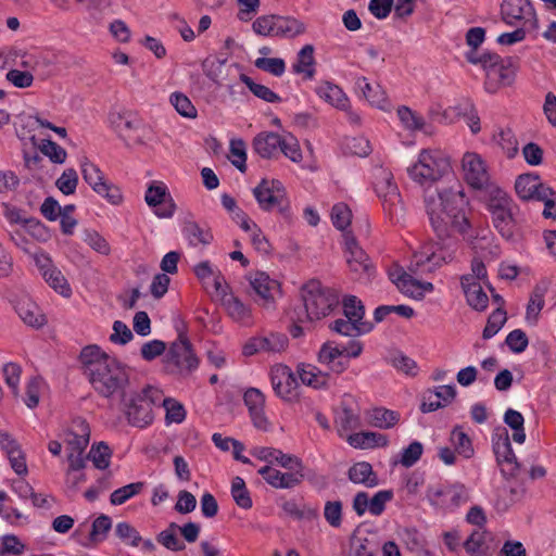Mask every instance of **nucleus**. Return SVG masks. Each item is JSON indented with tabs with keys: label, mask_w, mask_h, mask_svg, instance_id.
<instances>
[{
	"label": "nucleus",
	"mask_w": 556,
	"mask_h": 556,
	"mask_svg": "<svg viewBox=\"0 0 556 556\" xmlns=\"http://www.w3.org/2000/svg\"><path fill=\"white\" fill-rule=\"evenodd\" d=\"M425 206L439 241H427L414 252L408 269L414 275L434 273L455 260L458 243L455 235H465L470 227L467 217L469 201L457 186L427 189Z\"/></svg>",
	"instance_id": "obj_1"
},
{
	"label": "nucleus",
	"mask_w": 556,
	"mask_h": 556,
	"mask_svg": "<svg viewBox=\"0 0 556 556\" xmlns=\"http://www.w3.org/2000/svg\"><path fill=\"white\" fill-rule=\"evenodd\" d=\"M80 361L84 375L100 396L105 399L124 397L129 378L121 363L97 345L84 348Z\"/></svg>",
	"instance_id": "obj_2"
},
{
	"label": "nucleus",
	"mask_w": 556,
	"mask_h": 556,
	"mask_svg": "<svg viewBox=\"0 0 556 556\" xmlns=\"http://www.w3.org/2000/svg\"><path fill=\"white\" fill-rule=\"evenodd\" d=\"M301 299L303 302V312L298 314V321L319 320L338 305L339 296L330 288L323 287L318 280H309L301 288Z\"/></svg>",
	"instance_id": "obj_3"
},
{
	"label": "nucleus",
	"mask_w": 556,
	"mask_h": 556,
	"mask_svg": "<svg viewBox=\"0 0 556 556\" xmlns=\"http://www.w3.org/2000/svg\"><path fill=\"white\" fill-rule=\"evenodd\" d=\"M450 170V159L444 152L425 149L419 153L417 161L407 168V174L416 184L430 187Z\"/></svg>",
	"instance_id": "obj_4"
},
{
	"label": "nucleus",
	"mask_w": 556,
	"mask_h": 556,
	"mask_svg": "<svg viewBox=\"0 0 556 556\" xmlns=\"http://www.w3.org/2000/svg\"><path fill=\"white\" fill-rule=\"evenodd\" d=\"M486 207L495 229L503 238L511 239L516 229L515 210L517 208L511 198L501 188L491 187Z\"/></svg>",
	"instance_id": "obj_5"
},
{
	"label": "nucleus",
	"mask_w": 556,
	"mask_h": 556,
	"mask_svg": "<svg viewBox=\"0 0 556 556\" xmlns=\"http://www.w3.org/2000/svg\"><path fill=\"white\" fill-rule=\"evenodd\" d=\"M162 391L147 386L139 393H134L125 402L124 412L129 424L136 427H146L153 420L152 407L161 404Z\"/></svg>",
	"instance_id": "obj_6"
},
{
	"label": "nucleus",
	"mask_w": 556,
	"mask_h": 556,
	"mask_svg": "<svg viewBox=\"0 0 556 556\" xmlns=\"http://www.w3.org/2000/svg\"><path fill=\"white\" fill-rule=\"evenodd\" d=\"M344 318H339L330 324V329L339 334L358 337L372 329V324L364 320L365 307L355 295L343 299Z\"/></svg>",
	"instance_id": "obj_7"
},
{
	"label": "nucleus",
	"mask_w": 556,
	"mask_h": 556,
	"mask_svg": "<svg viewBox=\"0 0 556 556\" xmlns=\"http://www.w3.org/2000/svg\"><path fill=\"white\" fill-rule=\"evenodd\" d=\"M253 194L263 211H277L285 217L289 216L290 202L287 191L280 181L263 179L253 189Z\"/></svg>",
	"instance_id": "obj_8"
},
{
	"label": "nucleus",
	"mask_w": 556,
	"mask_h": 556,
	"mask_svg": "<svg viewBox=\"0 0 556 556\" xmlns=\"http://www.w3.org/2000/svg\"><path fill=\"white\" fill-rule=\"evenodd\" d=\"M199 361L185 333L180 332L178 339L172 343L166 355V369L169 374L181 377L188 376L198 368Z\"/></svg>",
	"instance_id": "obj_9"
},
{
	"label": "nucleus",
	"mask_w": 556,
	"mask_h": 556,
	"mask_svg": "<svg viewBox=\"0 0 556 556\" xmlns=\"http://www.w3.org/2000/svg\"><path fill=\"white\" fill-rule=\"evenodd\" d=\"M80 169L84 180L96 193L106 199L112 205H119L123 202L121 189L108 182L104 174L96 164L88 159H84L80 163Z\"/></svg>",
	"instance_id": "obj_10"
},
{
	"label": "nucleus",
	"mask_w": 556,
	"mask_h": 556,
	"mask_svg": "<svg viewBox=\"0 0 556 556\" xmlns=\"http://www.w3.org/2000/svg\"><path fill=\"white\" fill-rule=\"evenodd\" d=\"M483 70L485 72L484 88L490 93H495L514 83L515 70L497 54L483 61Z\"/></svg>",
	"instance_id": "obj_11"
},
{
	"label": "nucleus",
	"mask_w": 556,
	"mask_h": 556,
	"mask_svg": "<svg viewBox=\"0 0 556 556\" xmlns=\"http://www.w3.org/2000/svg\"><path fill=\"white\" fill-rule=\"evenodd\" d=\"M462 168L465 181L473 189H486L490 193L491 185L488 165L482 156L476 152H466L462 159Z\"/></svg>",
	"instance_id": "obj_12"
},
{
	"label": "nucleus",
	"mask_w": 556,
	"mask_h": 556,
	"mask_svg": "<svg viewBox=\"0 0 556 556\" xmlns=\"http://www.w3.org/2000/svg\"><path fill=\"white\" fill-rule=\"evenodd\" d=\"M250 286L255 293L254 301L266 311L276 308V301L281 296L280 283L266 273L257 271L250 276Z\"/></svg>",
	"instance_id": "obj_13"
},
{
	"label": "nucleus",
	"mask_w": 556,
	"mask_h": 556,
	"mask_svg": "<svg viewBox=\"0 0 556 556\" xmlns=\"http://www.w3.org/2000/svg\"><path fill=\"white\" fill-rule=\"evenodd\" d=\"M344 244L346 263L350 270L357 280L368 282L374 274V267L367 254L350 232L344 233Z\"/></svg>",
	"instance_id": "obj_14"
},
{
	"label": "nucleus",
	"mask_w": 556,
	"mask_h": 556,
	"mask_svg": "<svg viewBox=\"0 0 556 556\" xmlns=\"http://www.w3.org/2000/svg\"><path fill=\"white\" fill-rule=\"evenodd\" d=\"M144 201L150 207H156L155 215L160 218H170L176 212V203L165 184L152 181L146 191Z\"/></svg>",
	"instance_id": "obj_15"
},
{
	"label": "nucleus",
	"mask_w": 556,
	"mask_h": 556,
	"mask_svg": "<svg viewBox=\"0 0 556 556\" xmlns=\"http://www.w3.org/2000/svg\"><path fill=\"white\" fill-rule=\"evenodd\" d=\"M377 195L382 200V204L389 214H395L401 208V194L397 186L393 181V176L386 169H380L376 181Z\"/></svg>",
	"instance_id": "obj_16"
},
{
	"label": "nucleus",
	"mask_w": 556,
	"mask_h": 556,
	"mask_svg": "<svg viewBox=\"0 0 556 556\" xmlns=\"http://www.w3.org/2000/svg\"><path fill=\"white\" fill-rule=\"evenodd\" d=\"M270 381L276 394L286 401H291L298 395V380L290 367L278 364L270 370Z\"/></svg>",
	"instance_id": "obj_17"
},
{
	"label": "nucleus",
	"mask_w": 556,
	"mask_h": 556,
	"mask_svg": "<svg viewBox=\"0 0 556 556\" xmlns=\"http://www.w3.org/2000/svg\"><path fill=\"white\" fill-rule=\"evenodd\" d=\"M390 279L403 294L415 300H421L426 292L433 291L431 282L419 281L402 268L390 271Z\"/></svg>",
	"instance_id": "obj_18"
},
{
	"label": "nucleus",
	"mask_w": 556,
	"mask_h": 556,
	"mask_svg": "<svg viewBox=\"0 0 556 556\" xmlns=\"http://www.w3.org/2000/svg\"><path fill=\"white\" fill-rule=\"evenodd\" d=\"M493 450L502 473L506 477L516 476L519 466L516 455L513 452L508 433L505 429L503 430V433L497 434V438L494 440Z\"/></svg>",
	"instance_id": "obj_19"
},
{
	"label": "nucleus",
	"mask_w": 556,
	"mask_h": 556,
	"mask_svg": "<svg viewBox=\"0 0 556 556\" xmlns=\"http://www.w3.org/2000/svg\"><path fill=\"white\" fill-rule=\"evenodd\" d=\"M37 265L39 266L42 277L46 282L58 293L64 298H70L72 289L66 278L60 269L51 264L49 257L42 255L37 258Z\"/></svg>",
	"instance_id": "obj_20"
},
{
	"label": "nucleus",
	"mask_w": 556,
	"mask_h": 556,
	"mask_svg": "<svg viewBox=\"0 0 556 556\" xmlns=\"http://www.w3.org/2000/svg\"><path fill=\"white\" fill-rule=\"evenodd\" d=\"M64 435L68 453H84L90 440L89 425L84 419H75Z\"/></svg>",
	"instance_id": "obj_21"
},
{
	"label": "nucleus",
	"mask_w": 556,
	"mask_h": 556,
	"mask_svg": "<svg viewBox=\"0 0 556 556\" xmlns=\"http://www.w3.org/2000/svg\"><path fill=\"white\" fill-rule=\"evenodd\" d=\"M264 480L276 489H291L299 485L304 477L303 472L291 471L281 472L270 465L264 466L258 470Z\"/></svg>",
	"instance_id": "obj_22"
},
{
	"label": "nucleus",
	"mask_w": 556,
	"mask_h": 556,
	"mask_svg": "<svg viewBox=\"0 0 556 556\" xmlns=\"http://www.w3.org/2000/svg\"><path fill=\"white\" fill-rule=\"evenodd\" d=\"M15 311L24 324L29 327L38 329L47 324L45 314L28 296H22L16 301Z\"/></svg>",
	"instance_id": "obj_23"
},
{
	"label": "nucleus",
	"mask_w": 556,
	"mask_h": 556,
	"mask_svg": "<svg viewBox=\"0 0 556 556\" xmlns=\"http://www.w3.org/2000/svg\"><path fill=\"white\" fill-rule=\"evenodd\" d=\"M244 403L249 408L253 425L261 430H267L269 422L264 415L265 397L263 393L258 389H249L244 393Z\"/></svg>",
	"instance_id": "obj_24"
},
{
	"label": "nucleus",
	"mask_w": 556,
	"mask_h": 556,
	"mask_svg": "<svg viewBox=\"0 0 556 556\" xmlns=\"http://www.w3.org/2000/svg\"><path fill=\"white\" fill-rule=\"evenodd\" d=\"M502 15L506 23L515 24L517 21L531 20L534 11L530 0H504Z\"/></svg>",
	"instance_id": "obj_25"
},
{
	"label": "nucleus",
	"mask_w": 556,
	"mask_h": 556,
	"mask_svg": "<svg viewBox=\"0 0 556 556\" xmlns=\"http://www.w3.org/2000/svg\"><path fill=\"white\" fill-rule=\"evenodd\" d=\"M460 283L469 306L476 311H484L488 307L489 298L480 282L475 281L473 276H463Z\"/></svg>",
	"instance_id": "obj_26"
},
{
	"label": "nucleus",
	"mask_w": 556,
	"mask_h": 556,
	"mask_svg": "<svg viewBox=\"0 0 556 556\" xmlns=\"http://www.w3.org/2000/svg\"><path fill=\"white\" fill-rule=\"evenodd\" d=\"M547 187L538 175L533 174L520 175L515 182L516 192L522 200H539L542 189Z\"/></svg>",
	"instance_id": "obj_27"
},
{
	"label": "nucleus",
	"mask_w": 556,
	"mask_h": 556,
	"mask_svg": "<svg viewBox=\"0 0 556 556\" xmlns=\"http://www.w3.org/2000/svg\"><path fill=\"white\" fill-rule=\"evenodd\" d=\"M220 304L226 309L229 317L236 323L243 326H250L252 324L251 309L232 293L230 295H224Z\"/></svg>",
	"instance_id": "obj_28"
},
{
	"label": "nucleus",
	"mask_w": 556,
	"mask_h": 556,
	"mask_svg": "<svg viewBox=\"0 0 556 556\" xmlns=\"http://www.w3.org/2000/svg\"><path fill=\"white\" fill-rule=\"evenodd\" d=\"M296 374L301 382L314 389H321L327 387L329 375L323 372L319 368L311 364H300L296 368Z\"/></svg>",
	"instance_id": "obj_29"
},
{
	"label": "nucleus",
	"mask_w": 556,
	"mask_h": 556,
	"mask_svg": "<svg viewBox=\"0 0 556 556\" xmlns=\"http://www.w3.org/2000/svg\"><path fill=\"white\" fill-rule=\"evenodd\" d=\"M343 355L344 351H341L334 342L328 341L323 344L318 353V361L327 365L331 371L340 374L346 368V365L339 359Z\"/></svg>",
	"instance_id": "obj_30"
},
{
	"label": "nucleus",
	"mask_w": 556,
	"mask_h": 556,
	"mask_svg": "<svg viewBox=\"0 0 556 556\" xmlns=\"http://www.w3.org/2000/svg\"><path fill=\"white\" fill-rule=\"evenodd\" d=\"M357 88L361 90L365 99L381 110L388 106V98L379 84H370L365 77H361L356 81Z\"/></svg>",
	"instance_id": "obj_31"
},
{
	"label": "nucleus",
	"mask_w": 556,
	"mask_h": 556,
	"mask_svg": "<svg viewBox=\"0 0 556 556\" xmlns=\"http://www.w3.org/2000/svg\"><path fill=\"white\" fill-rule=\"evenodd\" d=\"M182 232L189 244L192 247L208 245L213 241L210 228L202 227L194 220H185Z\"/></svg>",
	"instance_id": "obj_32"
},
{
	"label": "nucleus",
	"mask_w": 556,
	"mask_h": 556,
	"mask_svg": "<svg viewBox=\"0 0 556 556\" xmlns=\"http://www.w3.org/2000/svg\"><path fill=\"white\" fill-rule=\"evenodd\" d=\"M346 441L351 446L363 450L386 446L388 444V438L384 434L371 431L348 434Z\"/></svg>",
	"instance_id": "obj_33"
},
{
	"label": "nucleus",
	"mask_w": 556,
	"mask_h": 556,
	"mask_svg": "<svg viewBox=\"0 0 556 556\" xmlns=\"http://www.w3.org/2000/svg\"><path fill=\"white\" fill-rule=\"evenodd\" d=\"M292 71L295 74H302L305 79H312L315 76L314 47L312 45L304 46L298 52Z\"/></svg>",
	"instance_id": "obj_34"
},
{
	"label": "nucleus",
	"mask_w": 556,
	"mask_h": 556,
	"mask_svg": "<svg viewBox=\"0 0 556 556\" xmlns=\"http://www.w3.org/2000/svg\"><path fill=\"white\" fill-rule=\"evenodd\" d=\"M489 536L486 531L475 530L464 543L466 552L471 556H492L493 551L488 542Z\"/></svg>",
	"instance_id": "obj_35"
},
{
	"label": "nucleus",
	"mask_w": 556,
	"mask_h": 556,
	"mask_svg": "<svg viewBox=\"0 0 556 556\" xmlns=\"http://www.w3.org/2000/svg\"><path fill=\"white\" fill-rule=\"evenodd\" d=\"M281 144V136L275 132H262L254 138L253 147L262 157L274 156Z\"/></svg>",
	"instance_id": "obj_36"
},
{
	"label": "nucleus",
	"mask_w": 556,
	"mask_h": 556,
	"mask_svg": "<svg viewBox=\"0 0 556 556\" xmlns=\"http://www.w3.org/2000/svg\"><path fill=\"white\" fill-rule=\"evenodd\" d=\"M548 286L546 282L536 285L533 292L530 295L529 303L527 305L526 320L534 325L538 319L540 312L544 307V296L547 292Z\"/></svg>",
	"instance_id": "obj_37"
},
{
	"label": "nucleus",
	"mask_w": 556,
	"mask_h": 556,
	"mask_svg": "<svg viewBox=\"0 0 556 556\" xmlns=\"http://www.w3.org/2000/svg\"><path fill=\"white\" fill-rule=\"evenodd\" d=\"M317 94L329 104L340 110L349 108V99L337 85L325 83L317 88Z\"/></svg>",
	"instance_id": "obj_38"
},
{
	"label": "nucleus",
	"mask_w": 556,
	"mask_h": 556,
	"mask_svg": "<svg viewBox=\"0 0 556 556\" xmlns=\"http://www.w3.org/2000/svg\"><path fill=\"white\" fill-rule=\"evenodd\" d=\"M368 419L369 424L372 427L380 429H390L399 422L400 415L399 413L391 409H387L383 407H375L371 410H369Z\"/></svg>",
	"instance_id": "obj_39"
},
{
	"label": "nucleus",
	"mask_w": 556,
	"mask_h": 556,
	"mask_svg": "<svg viewBox=\"0 0 556 556\" xmlns=\"http://www.w3.org/2000/svg\"><path fill=\"white\" fill-rule=\"evenodd\" d=\"M349 478L354 483H363L367 486H376L378 479L369 463L361 462L353 465L349 470Z\"/></svg>",
	"instance_id": "obj_40"
},
{
	"label": "nucleus",
	"mask_w": 556,
	"mask_h": 556,
	"mask_svg": "<svg viewBox=\"0 0 556 556\" xmlns=\"http://www.w3.org/2000/svg\"><path fill=\"white\" fill-rule=\"evenodd\" d=\"M112 528V520L106 515H100L96 518L91 526V531L88 535L87 542L83 543L85 546H94L104 541L109 531Z\"/></svg>",
	"instance_id": "obj_41"
},
{
	"label": "nucleus",
	"mask_w": 556,
	"mask_h": 556,
	"mask_svg": "<svg viewBox=\"0 0 556 556\" xmlns=\"http://www.w3.org/2000/svg\"><path fill=\"white\" fill-rule=\"evenodd\" d=\"M396 114L405 129L409 131H426L427 124L425 118L408 106H399Z\"/></svg>",
	"instance_id": "obj_42"
},
{
	"label": "nucleus",
	"mask_w": 556,
	"mask_h": 556,
	"mask_svg": "<svg viewBox=\"0 0 556 556\" xmlns=\"http://www.w3.org/2000/svg\"><path fill=\"white\" fill-rule=\"evenodd\" d=\"M239 80L244 84L256 98L265 102L276 103L281 101V98L267 86L255 83L251 77L243 73L239 74Z\"/></svg>",
	"instance_id": "obj_43"
},
{
	"label": "nucleus",
	"mask_w": 556,
	"mask_h": 556,
	"mask_svg": "<svg viewBox=\"0 0 556 556\" xmlns=\"http://www.w3.org/2000/svg\"><path fill=\"white\" fill-rule=\"evenodd\" d=\"M3 214L10 223L24 224L28 228L33 229L34 232H38L40 235L45 231V227L42 224H40L39 220L35 218L23 217L21 210L5 203L3 204Z\"/></svg>",
	"instance_id": "obj_44"
},
{
	"label": "nucleus",
	"mask_w": 556,
	"mask_h": 556,
	"mask_svg": "<svg viewBox=\"0 0 556 556\" xmlns=\"http://www.w3.org/2000/svg\"><path fill=\"white\" fill-rule=\"evenodd\" d=\"M504 421L514 430L513 440L519 444L523 443L526 440V433L523 429L525 419L521 413L513 408H508L505 412Z\"/></svg>",
	"instance_id": "obj_45"
},
{
	"label": "nucleus",
	"mask_w": 556,
	"mask_h": 556,
	"mask_svg": "<svg viewBox=\"0 0 556 556\" xmlns=\"http://www.w3.org/2000/svg\"><path fill=\"white\" fill-rule=\"evenodd\" d=\"M276 30L278 33V37L293 38L304 33L305 27L303 23L295 18L277 16Z\"/></svg>",
	"instance_id": "obj_46"
},
{
	"label": "nucleus",
	"mask_w": 556,
	"mask_h": 556,
	"mask_svg": "<svg viewBox=\"0 0 556 556\" xmlns=\"http://www.w3.org/2000/svg\"><path fill=\"white\" fill-rule=\"evenodd\" d=\"M112 451L104 442L93 444L88 453V458L98 469H106L110 466Z\"/></svg>",
	"instance_id": "obj_47"
},
{
	"label": "nucleus",
	"mask_w": 556,
	"mask_h": 556,
	"mask_svg": "<svg viewBox=\"0 0 556 556\" xmlns=\"http://www.w3.org/2000/svg\"><path fill=\"white\" fill-rule=\"evenodd\" d=\"M338 433L344 438L350 431L361 427L359 417L351 408L344 407L337 420Z\"/></svg>",
	"instance_id": "obj_48"
},
{
	"label": "nucleus",
	"mask_w": 556,
	"mask_h": 556,
	"mask_svg": "<svg viewBox=\"0 0 556 556\" xmlns=\"http://www.w3.org/2000/svg\"><path fill=\"white\" fill-rule=\"evenodd\" d=\"M170 104L177 113L187 118H195L198 115L195 106L190 99L182 92H174L169 97Z\"/></svg>",
	"instance_id": "obj_49"
},
{
	"label": "nucleus",
	"mask_w": 556,
	"mask_h": 556,
	"mask_svg": "<svg viewBox=\"0 0 556 556\" xmlns=\"http://www.w3.org/2000/svg\"><path fill=\"white\" fill-rule=\"evenodd\" d=\"M231 495L239 507L243 509L252 507V500L242 478H233L231 483Z\"/></svg>",
	"instance_id": "obj_50"
},
{
	"label": "nucleus",
	"mask_w": 556,
	"mask_h": 556,
	"mask_svg": "<svg viewBox=\"0 0 556 556\" xmlns=\"http://www.w3.org/2000/svg\"><path fill=\"white\" fill-rule=\"evenodd\" d=\"M143 482H134L127 485H124L114 492H112L110 496V502L112 505H122L126 503L129 498L139 494L143 490Z\"/></svg>",
	"instance_id": "obj_51"
},
{
	"label": "nucleus",
	"mask_w": 556,
	"mask_h": 556,
	"mask_svg": "<svg viewBox=\"0 0 556 556\" xmlns=\"http://www.w3.org/2000/svg\"><path fill=\"white\" fill-rule=\"evenodd\" d=\"M254 66L276 77L282 76L286 72V62L280 58H257L254 61Z\"/></svg>",
	"instance_id": "obj_52"
},
{
	"label": "nucleus",
	"mask_w": 556,
	"mask_h": 556,
	"mask_svg": "<svg viewBox=\"0 0 556 556\" xmlns=\"http://www.w3.org/2000/svg\"><path fill=\"white\" fill-rule=\"evenodd\" d=\"M451 443L455 451L465 458H470L473 455L471 441L469 437L460 429H454L452 431Z\"/></svg>",
	"instance_id": "obj_53"
},
{
	"label": "nucleus",
	"mask_w": 556,
	"mask_h": 556,
	"mask_svg": "<svg viewBox=\"0 0 556 556\" xmlns=\"http://www.w3.org/2000/svg\"><path fill=\"white\" fill-rule=\"evenodd\" d=\"M506 319V312L502 307H497L495 311H493V313L489 316L486 325L483 329V338L490 339L495 336L503 327Z\"/></svg>",
	"instance_id": "obj_54"
},
{
	"label": "nucleus",
	"mask_w": 556,
	"mask_h": 556,
	"mask_svg": "<svg viewBox=\"0 0 556 556\" xmlns=\"http://www.w3.org/2000/svg\"><path fill=\"white\" fill-rule=\"evenodd\" d=\"M331 219L339 230L344 231L351 224L352 212L345 203H337L331 210Z\"/></svg>",
	"instance_id": "obj_55"
},
{
	"label": "nucleus",
	"mask_w": 556,
	"mask_h": 556,
	"mask_svg": "<svg viewBox=\"0 0 556 556\" xmlns=\"http://www.w3.org/2000/svg\"><path fill=\"white\" fill-rule=\"evenodd\" d=\"M253 30L266 37H278L276 30L277 27V15H267L256 18L252 25Z\"/></svg>",
	"instance_id": "obj_56"
},
{
	"label": "nucleus",
	"mask_w": 556,
	"mask_h": 556,
	"mask_svg": "<svg viewBox=\"0 0 556 556\" xmlns=\"http://www.w3.org/2000/svg\"><path fill=\"white\" fill-rule=\"evenodd\" d=\"M78 185V175L74 168L65 169L56 179L55 186L65 195L73 194Z\"/></svg>",
	"instance_id": "obj_57"
},
{
	"label": "nucleus",
	"mask_w": 556,
	"mask_h": 556,
	"mask_svg": "<svg viewBox=\"0 0 556 556\" xmlns=\"http://www.w3.org/2000/svg\"><path fill=\"white\" fill-rule=\"evenodd\" d=\"M279 150L294 163L302 161V152L299 141L291 134L281 137V144Z\"/></svg>",
	"instance_id": "obj_58"
},
{
	"label": "nucleus",
	"mask_w": 556,
	"mask_h": 556,
	"mask_svg": "<svg viewBox=\"0 0 556 556\" xmlns=\"http://www.w3.org/2000/svg\"><path fill=\"white\" fill-rule=\"evenodd\" d=\"M84 241L96 252L102 255H109L111 253V247L106 239L100 233L93 230L85 231Z\"/></svg>",
	"instance_id": "obj_59"
},
{
	"label": "nucleus",
	"mask_w": 556,
	"mask_h": 556,
	"mask_svg": "<svg viewBox=\"0 0 556 556\" xmlns=\"http://www.w3.org/2000/svg\"><path fill=\"white\" fill-rule=\"evenodd\" d=\"M162 405L166 410V419L169 422H181L186 417V410L184 406L173 399H164L162 396Z\"/></svg>",
	"instance_id": "obj_60"
},
{
	"label": "nucleus",
	"mask_w": 556,
	"mask_h": 556,
	"mask_svg": "<svg viewBox=\"0 0 556 556\" xmlns=\"http://www.w3.org/2000/svg\"><path fill=\"white\" fill-rule=\"evenodd\" d=\"M116 535L131 546H138L142 541L139 532L127 522H119L115 527Z\"/></svg>",
	"instance_id": "obj_61"
},
{
	"label": "nucleus",
	"mask_w": 556,
	"mask_h": 556,
	"mask_svg": "<svg viewBox=\"0 0 556 556\" xmlns=\"http://www.w3.org/2000/svg\"><path fill=\"white\" fill-rule=\"evenodd\" d=\"M229 159L231 163L240 170L245 172V144L242 140H232L230 142V155Z\"/></svg>",
	"instance_id": "obj_62"
},
{
	"label": "nucleus",
	"mask_w": 556,
	"mask_h": 556,
	"mask_svg": "<svg viewBox=\"0 0 556 556\" xmlns=\"http://www.w3.org/2000/svg\"><path fill=\"white\" fill-rule=\"evenodd\" d=\"M496 140L507 157H514L517 154L518 141L510 129L501 130Z\"/></svg>",
	"instance_id": "obj_63"
},
{
	"label": "nucleus",
	"mask_w": 556,
	"mask_h": 556,
	"mask_svg": "<svg viewBox=\"0 0 556 556\" xmlns=\"http://www.w3.org/2000/svg\"><path fill=\"white\" fill-rule=\"evenodd\" d=\"M542 190L543 191L538 201L544 203L543 216L545 218L556 219V191L549 187Z\"/></svg>",
	"instance_id": "obj_64"
}]
</instances>
